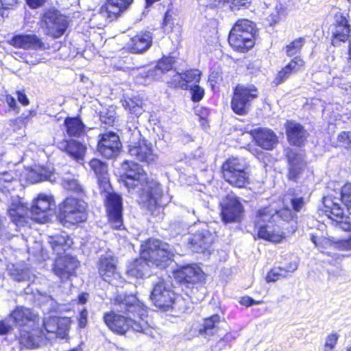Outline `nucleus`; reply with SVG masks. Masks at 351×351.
Listing matches in <instances>:
<instances>
[{"label":"nucleus","mask_w":351,"mask_h":351,"mask_svg":"<svg viewBox=\"0 0 351 351\" xmlns=\"http://www.w3.org/2000/svg\"><path fill=\"white\" fill-rule=\"evenodd\" d=\"M8 270L12 278L19 282H34L35 275L22 263L8 265Z\"/></svg>","instance_id":"35"},{"label":"nucleus","mask_w":351,"mask_h":351,"mask_svg":"<svg viewBox=\"0 0 351 351\" xmlns=\"http://www.w3.org/2000/svg\"><path fill=\"white\" fill-rule=\"evenodd\" d=\"M17 95V99L18 101L23 105V106H27L29 104V99L27 97V95L22 91L18 90L16 91Z\"/></svg>","instance_id":"61"},{"label":"nucleus","mask_w":351,"mask_h":351,"mask_svg":"<svg viewBox=\"0 0 351 351\" xmlns=\"http://www.w3.org/2000/svg\"><path fill=\"white\" fill-rule=\"evenodd\" d=\"M174 278L181 285L191 289L188 295L202 300L205 295L206 288L202 282L203 272L201 269L191 265L180 267L173 273Z\"/></svg>","instance_id":"6"},{"label":"nucleus","mask_w":351,"mask_h":351,"mask_svg":"<svg viewBox=\"0 0 351 351\" xmlns=\"http://www.w3.org/2000/svg\"><path fill=\"white\" fill-rule=\"evenodd\" d=\"M8 213L12 221V226L20 228L23 227L27 223L28 208L22 202L19 197L11 199Z\"/></svg>","instance_id":"17"},{"label":"nucleus","mask_w":351,"mask_h":351,"mask_svg":"<svg viewBox=\"0 0 351 351\" xmlns=\"http://www.w3.org/2000/svg\"><path fill=\"white\" fill-rule=\"evenodd\" d=\"M10 43L15 47L42 49L44 44L35 34H19L13 37Z\"/></svg>","instance_id":"30"},{"label":"nucleus","mask_w":351,"mask_h":351,"mask_svg":"<svg viewBox=\"0 0 351 351\" xmlns=\"http://www.w3.org/2000/svg\"><path fill=\"white\" fill-rule=\"evenodd\" d=\"M221 206V218L225 223L236 222L241 219L244 209L237 197L228 195Z\"/></svg>","instance_id":"15"},{"label":"nucleus","mask_w":351,"mask_h":351,"mask_svg":"<svg viewBox=\"0 0 351 351\" xmlns=\"http://www.w3.org/2000/svg\"><path fill=\"white\" fill-rule=\"evenodd\" d=\"M224 178H231L234 180V173L247 172L246 162L238 158H232L227 160L222 166Z\"/></svg>","instance_id":"34"},{"label":"nucleus","mask_w":351,"mask_h":351,"mask_svg":"<svg viewBox=\"0 0 351 351\" xmlns=\"http://www.w3.org/2000/svg\"><path fill=\"white\" fill-rule=\"evenodd\" d=\"M115 117L114 116V113L112 112H110L109 113L104 114L101 112L100 114V120L101 122L104 123L108 125H112L114 122Z\"/></svg>","instance_id":"56"},{"label":"nucleus","mask_w":351,"mask_h":351,"mask_svg":"<svg viewBox=\"0 0 351 351\" xmlns=\"http://www.w3.org/2000/svg\"><path fill=\"white\" fill-rule=\"evenodd\" d=\"M271 213L268 208L258 210L254 226L259 238L274 243H279L285 238V234L280 226L275 224L276 215L272 217Z\"/></svg>","instance_id":"7"},{"label":"nucleus","mask_w":351,"mask_h":351,"mask_svg":"<svg viewBox=\"0 0 351 351\" xmlns=\"http://www.w3.org/2000/svg\"><path fill=\"white\" fill-rule=\"evenodd\" d=\"M98 272L104 280L111 283L120 277L117 268V259L110 255L101 256L98 261Z\"/></svg>","instance_id":"19"},{"label":"nucleus","mask_w":351,"mask_h":351,"mask_svg":"<svg viewBox=\"0 0 351 351\" xmlns=\"http://www.w3.org/2000/svg\"><path fill=\"white\" fill-rule=\"evenodd\" d=\"M252 136L256 143L266 150H271L278 143V137L270 129H255L252 131Z\"/></svg>","instance_id":"27"},{"label":"nucleus","mask_w":351,"mask_h":351,"mask_svg":"<svg viewBox=\"0 0 351 351\" xmlns=\"http://www.w3.org/2000/svg\"><path fill=\"white\" fill-rule=\"evenodd\" d=\"M129 154L135 160L148 164L154 162L156 159L151 143H148L145 140H140L138 143L130 145Z\"/></svg>","instance_id":"24"},{"label":"nucleus","mask_w":351,"mask_h":351,"mask_svg":"<svg viewBox=\"0 0 351 351\" xmlns=\"http://www.w3.org/2000/svg\"><path fill=\"white\" fill-rule=\"evenodd\" d=\"M351 29L348 23L347 16L341 12H337L335 15V28L332 30V44L334 46L340 45L341 42H345L349 39Z\"/></svg>","instance_id":"21"},{"label":"nucleus","mask_w":351,"mask_h":351,"mask_svg":"<svg viewBox=\"0 0 351 351\" xmlns=\"http://www.w3.org/2000/svg\"><path fill=\"white\" fill-rule=\"evenodd\" d=\"M311 241L318 248H324L325 245H327L328 241L322 237H317L313 234H311Z\"/></svg>","instance_id":"55"},{"label":"nucleus","mask_w":351,"mask_h":351,"mask_svg":"<svg viewBox=\"0 0 351 351\" xmlns=\"http://www.w3.org/2000/svg\"><path fill=\"white\" fill-rule=\"evenodd\" d=\"M339 335L337 333H332L329 335L325 342L324 351H332L337 344Z\"/></svg>","instance_id":"53"},{"label":"nucleus","mask_w":351,"mask_h":351,"mask_svg":"<svg viewBox=\"0 0 351 351\" xmlns=\"http://www.w3.org/2000/svg\"><path fill=\"white\" fill-rule=\"evenodd\" d=\"M200 80V71L197 69L188 70L184 73H176L171 81L172 85L186 90L190 83H197Z\"/></svg>","instance_id":"31"},{"label":"nucleus","mask_w":351,"mask_h":351,"mask_svg":"<svg viewBox=\"0 0 351 351\" xmlns=\"http://www.w3.org/2000/svg\"><path fill=\"white\" fill-rule=\"evenodd\" d=\"M12 327L10 324H8L5 321H0V335H6Z\"/></svg>","instance_id":"63"},{"label":"nucleus","mask_w":351,"mask_h":351,"mask_svg":"<svg viewBox=\"0 0 351 351\" xmlns=\"http://www.w3.org/2000/svg\"><path fill=\"white\" fill-rule=\"evenodd\" d=\"M269 211H271L272 217L275 216V221L281 219L284 221H288L293 218L292 211L289 208H284L280 210H276L270 207H267Z\"/></svg>","instance_id":"46"},{"label":"nucleus","mask_w":351,"mask_h":351,"mask_svg":"<svg viewBox=\"0 0 351 351\" xmlns=\"http://www.w3.org/2000/svg\"><path fill=\"white\" fill-rule=\"evenodd\" d=\"M231 30H233L234 32H238L245 35V33L248 32L254 36H256L257 34L256 24L247 19L238 20Z\"/></svg>","instance_id":"42"},{"label":"nucleus","mask_w":351,"mask_h":351,"mask_svg":"<svg viewBox=\"0 0 351 351\" xmlns=\"http://www.w3.org/2000/svg\"><path fill=\"white\" fill-rule=\"evenodd\" d=\"M123 106L128 109L131 114L139 116L142 114V108L133 101H126L123 102Z\"/></svg>","instance_id":"49"},{"label":"nucleus","mask_w":351,"mask_h":351,"mask_svg":"<svg viewBox=\"0 0 351 351\" xmlns=\"http://www.w3.org/2000/svg\"><path fill=\"white\" fill-rule=\"evenodd\" d=\"M213 235L207 230L197 231L188 239L189 248L194 252L204 253L208 251L213 242Z\"/></svg>","instance_id":"22"},{"label":"nucleus","mask_w":351,"mask_h":351,"mask_svg":"<svg viewBox=\"0 0 351 351\" xmlns=\"http://www.w3.org/2000/svg\"><path fill=\"white\" fill-rule=\"evenodd\" d=\"M64 124L69 136L80 137L85 133V125L79 117H66Z\"/></svg>","instance_id":"37"},{"label":"nucleus","mask_w":351,"mask_h":351,"mask_svg":"<svg viewBox=\"0 0 351 351\" xmlns=\"http://www.w3.org/2000/svg\"><path fill=\"white\" fill-rule=\"evenodd\" d=\"M175 60L172 57H164L159 62L153 70H149L146 77H154L160 75L165 72L171 71L173 69Z\"/></svg>","instance_id":"41"},{"label":"nucleus","mask_w":351,"mask_h":351,"mask_svg":"<svg viewBox=\"0 0 351 351\" xmlns=\"http://www.w3.org/2000/svg\"><path fill=\"white\" fill-rule=\"evenodd\" d=\"M114 301L120 311L125 315L113 311L106 313L104 321L110 330L119 335H124L130 329L148 335L152 334L149 325L145 320L147 310L135 295L119 294Z\"/></svg>","instance_id":"1"},{"label":"nucleus","mask_w":351,"mask_h":351,"mask_svg":"<svg viewBox=\"0 0 351 351\" xmlns=\"http://www.w3.org/2000/svg\"><path fill=\"white\" fill-rule=\"evenodd\" d=\"M133 0H107L100 8L99 15L108 21L117 19L132 3Z\"/></svg>","instance_id":"23"},{"label":"nucleus","mask_w":351,"mask_h":351,"mask_svg":"<svg viewBox=\"0 0 351 351\" xmlns=\"http://www.w3.org/2000/svg\"><path fill=\"white\" fill-rule=\"evenodd\" d=\"M88 294L82 293L78 296V303L84 304L88 301Z\"/></svg>","instance_id":"64"},{"label":"nucleus","mask_w":351,"mask_h":351,"mask_svg":"<svg viewBox=\"0 0 351 351\" xmlns=\"http://www.w3.org/2000/svg\"><path fill=\"white\" fill-rule=\"evenodd\" d=\"M46 0H26L27 5L31 8H37L42 6Z\"/></svg>","instance_id":"62"},{"label":"nucleus","mask_w":351,"mask_h":351,"mask_svg":"<svg viewBox=\"0 0 351 351\" xmlns=\"http://www.w3.org/2000/svg\"><path fill=\"white\" fill-rule=\"evenodd\" d=\"M234 180H231V178H224L226 182L230 183L231 185L238 187L243 188L245 187V186L249 183V173L248 172H241L239 173H234Z\"/></svg>","instance_id":"44"},{"label":"nucleus","mask_w":351,"mask_h":351,"mask_svg":"<svg viewBox=\"0 0 351 351\" xmlns=\"http://www.w3.org/2000/svg\"><path fill=\"white\" fill-rule=\"evenodd\" d=\"M291 204L294 210L298 212L304 205V202L302 197H295L291 200Z\"/></svg>","instance_id":"59"},{"label":"nucleus","mask_w":351,"mask_h":351,"mask_svg":"<svg viewBox=\"0 0 351 351\" xmlns=\"http://www.w3.org/2000/svg\"><path fill=\"white\" fill-rule=\"evenodd\" d=\"M29 328L30 330L25 328L21 329L19 341L21 346L34 349L39 347L43 342L45 334L43 330H39L38 326L29 327Z\"/></svg>","instance_id":"20"},{"label":"nucleus","mask_w":351,"mask_h":351,"mask_svg":"<svg viewBox=\"0 0 351 351\" xmlns=\"http://www.w3.org/2000/svg\"><path fill=\"white\" fill-rule=\"evenodd\" d=\"M289 163V179L297 181L302 172L303 164L300 156L295 152L290 151L287 154Z\"/></svg>","instance_id":"36"},{"label":"nucleus","mask_w":351,"mask_h":351,"mask_svg":"<svg viewBox=\"0 0 351 351\" xmlns=\"http://www.w3.org/2000/svg\"><path fill=\"white\" fill-rule=\"evenodd\" d=\"M42 24L46 34L54 38L61 37L68 27L66 17L56 10L46 11L42 17Z\"/></svg>","instance_id":"10"},{"label":"nucleus","mask_w":351,"mask_h":351,"mask_svg":"<svg viewBox=\"0 0 351 351\" xmlns=\"http://www.w3.org/2000/svg\"><path fill=\"white\" fill-rule=\"evenodd\" d=\"M125 170V184L130 193H136L138 195L139 204L147 210L152 211L162 197L161 185L156 180L148 176L141 165L134 162L125 160L123 163Z\"/></svg>","instance_id":"2"},{"label":"nucleus","mask_w":351,"mask_h":351,"mask_svg":"<svg viewBox=\"0 0 351 351\" xmlns=\"http://www.w3.org/2000/svg\"><path fill=\"white\" fill-rule=\"evenodd\" d=\"M87 319H88V311L84 308L80 310L79 317H78V324L81 328H84L86 327L87 324Z\"/></svg>","instance_id":"57"},{"label":"nucleus","mask_w":351,"mask_h":351,"mask_svg":"<svg viewBox=\"0 0 351 351\" xmlns=\"http://www.w3.org/2000/svg\"><path fill=\"white\" fill-rule=\"evenodd\" d=\"M27 180L32 183L47 180L51 182H56V173L53 168L45 166H35L27 173Z\"/></svg>","instance_id":"32"},{"label":"nucleus","mask_w":351,"mask_h":351,"mask_svg":"<svg viewBox=\"0 0 351 351\" xmlns=\"http://www.w3.org/2000/svg\"><path fill=\"white\" fill-rule=\"evenodd\" d=\"M150 299L156 307L164 311L173 308L176 304L174 292L163 281H160L155 285L151 293Z\"/></svg>","instance_id":"13"},{"label":"nucleus","mask_w":351,"mask_h":351,"mask_svg":"<svg viewBox=\"0 0 351 351\" xmlns=\"http://www.w3.org/2000/svg\"><path fill=\"white\" fill-rule=\"evenodd\" d=\"M286 133L288 141L295 146H301L304 141L305 132L304 128L298 123L289 121L286 124Z\"/></svg>","instance_id":"33"},{"label":"nucleus","mask_w":351,"mask_h":351,"mask_svg":"<svg viewBox=\"0 0 351 351\" xmlns=\"http://www.w3.org/2000/svg\"><path fill=\"white\" fill-rule=\"evenodd\" d=\"M255 37L248 32L245 35L231 30L228 36V42L234 49L240 52H245L254 47Z\"/></svg>","instance_id":"25"},{"label":"nucleus","mask_w":351,"mask_h":351,"mask_svg":"<svg viewBox=\"0 0 351 351\" xmlns=\"http://www.w3.org/2000/svg\"><path fill=\"white\" fill-rule=\"evenodd\" d=\"M335 248L342 251L351 250V237L348 239H338L333 241Z\"/></svg>","instance_id":"51"},{"label":"nucleus","mask_w":351,"mask_h":351,"mask_svg":"<svg viewBox=\"0 0 351 351\" xmlns=\"http://www.w3.org/2000/svg\"><path fill=\"white\" fill-rule=\"evenodd\" d=\"M121 147V143L119 136L116 133L110 132L100 136L97 149L104 157L112 158L117 156Z\"/></svg>","instance_id":"16"},{"label":"nucleus","mask_w":351,"mask_h":351,"mask_svg":"<svg viewBox=\"0 0 351 351\" xmlns=\"http://www.w3.org/2000/svg\"><path fill=\"white\" fill-rule=\"evenodd\" d=\"M153 36L150 32H141L130 38L128 43V49L134 53H142L150 48Z\"/></svg>","instance_id":"28"},{"label":"nucleus","mask_w":351,"mask_h":351,"mask_svg":"<svg viewBox=\"0 0 351 351\" xmlns=\"http://www.w3.org/2000/svg\"><path fill=\"white\" fill-rule=\"evenodd\" d=\"M36 114V111L35 110H26L23 112L21 116L18 117L15 119H11L10 121L11 123H20L23 125H25L28 123V121L35 117Z\"/></svg>","instance_id":"48"},{"label":"nucleus","mask_w":351,"mask_h":351,"mask_svg":"<svg viewBox=\"0 0 351 351\" xmlns=\"http://www.w3.org/2000/svg\"><path fill=\"white\" fill-rule=\"evenodd\" d=\"M304 62L300 58L296 56L283 68L276 77L274 82L278 85L282 83L292 72L297 71L300 67L303 66Z\"/></svg>","instance_id":"38"},{"label":"nucleus","mask_w":351,"mask_h":351,"mask_svg":"<svg viewBox=\"0 0 351 351\" xmlns=\"http://www.w3.org/2000/svg\"><path fill=\"white\" fill-rule=\"evenodd\" d=\"M304 39L302 38L293 40L286 47L287 55L289 56H293L297 55L300 52L301 47L304 44Z\"/></svg>","instance_id":"45"},{"label":"nucleus","mask_w":351,"mask_h":351,"mask_svg":"<svg viewBox=\"0 0 351 351\" xmlns=\"http://www.w3.org/2000/svg\"><path fill=\"white\" fill-rule=\"evenodd\" d=\"M37 293V300L43 307V311H56L58 309V303L51 295H47L46 293H42L38 290Z\"/></svg>","instance_id":"43"},{"label":"nucleus","mask_w":351,"mask_h":351,"mask_svg":"<svg viewBox=\"0 0 351 351\" xmlns=\"http://www.w3.org/2000/svg\"><path fill=\"white\" fill-rule=\"evenodd\" d=\"M62 186L69 191H79L81 187L75 179H70L69 178H64L62 180Z\"/></svg>","instance_id":"50"},{"label":"nucleus","mask_w":351,"mask_h":351,"mask_svg":"<svg viewBox=\"0 0 351 351\" xmlns=\"http://www.w3.org/2000/svg\"><path fill=\"white\" fill-rule=\"evenodd\" d=\"M260 302H256L249 296H245L241 298L240 304L243 306H250L254 304H259Z\"/></svg>","instance_id":"60"},{"label":"nucleus","mask_w":351,"mask_h":351,"mask_svg":"<svg viewBox=\"0 0 351 351\" xmlns=\"http://www.w3.org/2000/svg\"><path fill=\"white\" fill-rule=\"evenodd\" d=\"M6 104L8 105L10 109L8 111L12 110L14 111L15 114H18L20 112V107L17 104L16 100L14 97L10 95H7L5 96V99ZM8 110H5V112H7Z\"/></svg>","instance_id":"54"},{"label":"nucleus","mask_w":351,"mask_h":351,"mask_svg":"<svg viewBox=\"0 0 351 351\" xmlns=\"http://www.w3.org/2000/svg\"><path fill=\"white\" fill-rule=\"evenodd\" d=\"M223 319L217 315H213L203 320V322L194 328L198 335L205 338H210L217 334L219 330V324Z\"/></svg>","instance_id":"29"},{"label":"nucleus","mask_w":351,"mask_h":351,"mask_svg":"<svg viewBox=\"0 0 351 351\" xmlns=\"http://www.w3.org/2000/svg\"><path fill=\"white\" fill-rule=\"evenodd\" d=\"M86 203L72 196L66 197L60 204V221L66 227L75 225L86 219Z\"/></svg>","instance_id":"8"},{"label":"nucleus","mask_w":351,"mask_h":351,"mask_svg":"<svg viewBox=\"0 0 351 351\" xmlns=\"http://www.w3.org/2000/svg\"><path fill=\"white\" fill-rule=\"evenodd\" d=\"M49 243L58 256L53 268L54 274L62 280L69 279L75 273L78 265V261L74 257L68 254L63 256L71 246L70 239L67 235L55 234L49 237Z\"/></svg>","instance_id":"5"},{"label":"nucleus","mask_w":351,"mask_h":351,"mask_svg":"<svg viewBox=\"0 0 351 351\" xmlns=\"http://www.w3.org/2000/svg\"><path fill=\"white\" fill-rule=\"evenodd\" d=\"M339 201L340 199L337 197H323L324 211L332 226L343 231L351 232L350 218L344 214ZM341 201L351 215V183H346L341 188Z\"/></svg>","instance_id":"4"},{"label":"nucleus","mask_w":351,"mask_h":351,"mask_svg":"<svg viewBox=\"0 0 351 351\" xmlns=\"http://www.w3.org/2000/svg\"><path fill=\"white\" fill-rule=\"evenodd\" d=\"M298 268L296 262H291L285 267H274L267 274L266 280L268 282H276L281 278H286L289 273L293 272Z\"/></svg>","instance_id":"39"},{"label":"nucleus","mask_w":351,"mask_h":351,"mask_svg":"<svg viewBox=\"0 0 351 351\" xmlns=\"http://www.w3.org/2000/svg\"><path fill=\"white\" fill-rule=\"evenodd\" d=\"M173 256L168 243L158 239H149L141 245V258L130 265L127 273L130 276L142 278L149 275L150 263L163 269L171 263Z\"/></svg>","instance_id":"3"},{"label":"nucleus","mask_w":351,"mask_h":351,"mask_svg":"<svg viewBox=\"0 0 351 351\" xmlns=\"http://www.w3.org/2000/svg\"><path fill=\"white\" fill-rule=\"evenodd\" d=\"M55 208V201L51 195L40 193L34 199L31 206L32 219L38 223H44L47 221L49 213Z\"/></svg>","instance_id":"12"},{"label":"nucleus","mask_w":351,"mask_h":351,"mask_svg":"<svg viewBox=\"0 0 351 351\" xmlns=\"http://www.w3.org/2000/svg\"><path fill=\"white\" fill-rule=\"evenodd\" d=\"M106 211L112 227L121 230L123 223V203L121 197L116 193H108L106 199Z\"/></svg>","instance_id":"14"},{"label":"nucleus","mask_w":351,"mask_h":351,"mask_svg":"<svg viewBox=\"0 0 351 351\" xmlns=\"http://www.w3.org/2000/svg\"><path fill=\"white\" fill-rule=\"evenodd\" d=\"M58 147L77 162L84 161L86 147L82 143L73 139L64 140L59 143Z\"/></svg>","instance_id":"26"},{"label":"nucleus","mask_w":351,"mask_h":351,"mask_svg":"<svg viewBox=\"0 0 351 351\" xmlns=\"http://www.w3.org/2000/svg\"><path fill=\"white\" fill-rule=\"evenodd\" d=\"M190 87L191 93V99L195 102L199 101L204 95V90L197 84H195L194 86H191Z\"/></svg>","instance_id":"52"},{"label":"nucleus","mask_w":351,"mask_h":351,"mask_svg":"<svg viewBox=\"0 0 351 351\" xmlns=\"http://www.w3.org/2000/svg\"><path fill=\"white\" fill-rule=\"evenodd\" d=\"M258 91L252 84H238L233 90L231 108L233 112L239 115L247 113L252 101L258 97Z\"/></svg>","instance_id":"9"},{"label":"nucleus","mask_w":351,"mask_h":351,"mask_svg":"<svg viewBox=\"0 0 351 351\" xmlns=\"http://www.w3.org/2000/svg\"><path fill=\"white\" fill-rule=\"evenodd\" d=\"M89 165L97 176L99 182L106 183L108 182V165L106 162L99 159L93 158L90 161Z\"/></svg>","instance_id":"40"},{"label":"nucleus","mask_w":351,"mask_h":351,"mask_svg":"<svg viewBox=\"0 0 351 351\" xmlns=\"http://www.w3.org/2000/svg\"><path fill=\"white\" fill-rule=\"evenodd\" d=\"M337 145L346 149L351 148V132L348 131L341 132L337 138Z\"/></svg>","instance_id":"47"},{"label":"nucleus","mask_w":351,"mask_h":351,"mask_svg":"<svg viewBox=\"0 0 351 351\" xmlns=\"http://www.w3.org/2000/svg\"><path fill=\"white\" fill-rule=\"evenodd\" d=\"M17 2V0H0V14L3 15V10L9 9L14 6Z\"/></svg>","instance_id":"58"},{"label":"nucleus","mask_w":351,"mask_h":351,"mask_svg":"<svg viewBox=\"0 0 351 351\" xmlns=\"http://www.w3.org/2000/svg\"><path fill=\"white\" fill-rule=\"evenodd\" d=\"M10 318L19 326L29 328L39 326V317L37 313L24 306H17L11 313Z\"/></svg>","instance_id":"18"},{"label":"nucleus","mask_w":351,"mask_h":351,"mask_svg":"<svg viewBox=\"0 0 351 351\" xmlns=\"http://www.w3.org/2000/svg\"><path fill=\"white\" fill-rule=\"evenodd\" d=\"M71 321L67 317H58L50 316L45 317L43 321V330L44 339L50 340L53 338L65 339L69 334Z\"/></svg>","instance_id":"11"}]
</instances>
